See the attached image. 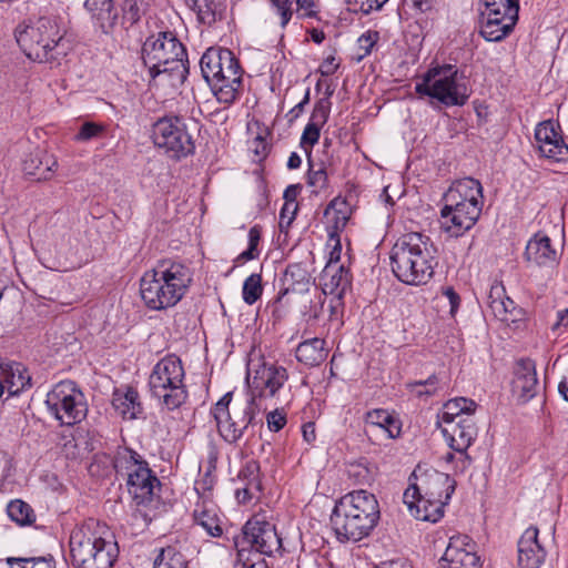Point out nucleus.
I'll return each instance as SVG.
<instances>
[{"label": "nucleus", "instance_id": "obj_1", "mask_svg": "<svg viewBox=\"0 0 568 568\" xmlns=\"http://www.w3.org/2000/svg\"><path fill=\"white\" fill-rule=\"evenodd\" d=\"M192 280L193 273L183 262L160 260L140 280L141 298L149 310L171 308L184 297Z\"/></svg>", "mask_w": 568, "mask_h": 568}, {"label": "nucleus", "instance_id": "obj_2", "mask_svg": "<svg viewBox=\"0 0 568 568\" xmlns=\"http://www.w3.org/2000/svg\"><path fill=\"white\" fill-rule=\"evenodd\" d=\"M390 264L394 275L407 285H424L437 265L436 247L429 236L418 232L403 234L393 245Z\"/></svg>", "mask_w": 568, "mask_h": 568}, {"label": "nucleus", "instance_id": "obj_3", "mask_svg": "<svg viewBox=\"0 0 568 568\" xmlns=\"http://www.w3.org/2000/svg\"><path fill=\"white\" fill-rule=\"evenodd\" d=\"M379 517L375 495L359 489L346 494L335 504L331 525L339 541H359L372 532Z\"/></svg>", "mask_w": 568, "mask_h": 568}, {"label": "nucleus", "instance_id": "obj_4", "mask_svg": "<svg viewBox=\"0 0 568 568\" xmlns=\"http://www.w3.org/2000/svg\"><path fill=\"white\" fill-rule=\"evenodd\" d=\"M69 547L73 568H113L120 552L113 532L94 519L71 531Z\"/></svg>", "mask_w": 568, "mask_h": 568}, {"label": "nucleus", "instance_id": "obj_5", "mask_svg": "<svg viewBox=\"0 0 568 568\" xmlns=\"http://www.w3.org/2000/svg\"><path fill=\"white\" fill-rule=\"evenodd\" d=\"M184 379L185 372L180 357L174 354L164 356L153 366L149 376L152 397L168 410L182 407L189 397Z\"/></svg>", "mask_w": 568, "mask_h": 568}, {"label": "nucleus", "instance_id": "obj_6", "mask_svg": "<svg viewBox=\"0 0 568 568\" xmlns=\"http://www.w3.org/2000/svg\"><path fill=\"white\" fill-rule=\"evenodd\" d=\"M14 38L23 53L32 61L47 62L62 39L53 18L39 17L21 21L14 29Z\"/></svg>", "mask_w": 568, "mask_h": 568}, {"label": "nucleus", "instance_id": "obj_7", "mask_svg": "<svg viewBox=\"0 0 568 568\" xmlns=\"http://www.w3.org/2000/svg\"><path fill=\"white\" fill-rule=\"evenodd\" d=\"M231 402L232 395L225 394L211 408V415L215 420L220 437L225 443L236 446L253 427L260 408L254 400H245L230 408Z\"/></svg>", "mask_w": 568, "mask_h": 568}, {"label": "nucleus", "instance_id": "obj_8", "mask_svg": "<svg viewBox=\"0 0 568 568\" xmlns=\"http://www.w3.org/2000/svg\"><path fill=\"white\" fill-rule=\"evenodd\" d=\"M142 60L149 71H190L186 49L171 32L146 38Z\"/></svg>", "mask_w": 568, "mask_h": 568}, {"label": "nucleus", "instance_id": "obj_9", "mask_svg": "<svg viewBox=\"0 0 568 568\" xmlns=\"http://www.w3.org/2000/svg\"><path fill=\"white\" fill-rule=\"evenodd\" d=\"M153 144L174 160H181L194 153L195 144L182 116L173 113L158 118L151 125Z\"/></svg>", "mask_w": 568, "mask_h": 568}, {"label": "nucleus", "instance_id": "obj_10", "mask_svg": "<svg viewBox=\"0 0 568 568\" xmlns=\"http://www.w3.org/2000/svg\"><path fill=\"white\" fill-rule=\"evenodd\" d=\"M45 405L49 413L65 426L81 423L88 413L85 396L72 381L55 384L47 394Z\"/></svg>", "mask_w": 568, "mask_h": 568}, {"label": "nucleus", "instance_id": "obj_11", "mask_svg": "<svg viewBox=\"0 0 568 568\" xmlns=\"http://www.w3.org/2000/svg\"><path fill=\"white\" fill-rule=\"evenodd\" d=\"M420 97L427 95L445 106H463L471 94V89L458 73H424L415 85Z\"/></svg>", "mask_w": 568, "mask_h": 568}, {"label": "nucleus", "instance_id": "obj_12", "mask_svg": "<svg viewBox=\"0 0 568 568\" xmlns=\"http://www.w3.org/2000/svg\"><path fill=\"white\" fill-rule=\"evenodd\" d=\"M456 481L448 474L417 466L409 476V485L403 494V501L410 506L417 497L448 503L455 491Z\"/></svg>", "mask_w": 568, "mask_h": 568}, {"label": "nucleus", "instance_id": "obj_13", "mask_svg": "<svg viewBox=\"0 0 568 568\" xmlns=\"http://www.w3.org/2000/svg\"><path fill=\"white\" fill-rule=\"evenodd\" d=\"M288 379L285 367L274 363L262 362L248 367V385L251 397L258 404L262 399L274 398Z\"/></svg>", "mask_w": 568, "mask_h": 568}, {"label": "nucleus", "instance_id": "obj_14", "mask_svg": "<svg viewBox=\"0 0 568 568\" xmlns=\"http://www.w3.org/2000/svg\"><path fill=\"white\" fill-rule=\"evenodd\" d=\"M483 206L476 204L445 203L440 210L442 229L449 236L459 237L474 227L481 214Z\"/></svg>", "mask_w": 568, "mask_h": 568}, {"label": "nucleus", "instance_id": "obj_15", "mask_svg": "<svg viewBox=\"0 0 568 568\" xmlns=\"http://www.w3.org/2000/svg\"><path fill=\"white\" fill-rule=\"evenodd\" d=\"M244 539L260 554L272 556L282 548V539L273 524L260 517L251 518L243 527Z\"/></svg>", "mask_w": 568, "mask_h": 568}, {"label": "nucleus", "instance_id": "obj_16", "mask_svg": "<svg viewBox=\"0 0 568 568\" xmlns=\"http://www.w3.org/2000/svg\"><path fill=\"white\" fill-rule=\"evenodd\" d=\"M559 130V125L550 120L539 123L535 130L536 146L540 155L552 162L568 160V145Z\"/></svg>", "mask_w": 568, "mask_h": 568}, {"label": "nucleus", "instance_id": "obj_17", "mask_svg": "<svg viewBox=\"0 0 568 568\" xmlns=\"http://www.w3.org/2000/svg\"><path fill=\"white\" fill-rule=\"evenodd\" d=\"M439 566L440 568H479V557L470 537L452 536L439 560Z\"/></svg>", "mask_w": 568, "mask_h": 568}, {"label": "nucleus", "instance_id": "obj_18", "mask_svg": "<svg viewBox=\"0 0 568 568\" xmlns=\"http://www.w3.org/2000/svg\"><path fill=\"white\" fill-rule=\"evenodd\" d=\"M514 375L513 393L518 400L527 403L537 395L539 388L535 363L531 359H520Z\"/></svg>", "mask_w": 568, "mask_h": 568}, {"label": "nucleus", "instance_id": "obj_19", "mask_svg": "<svg viewBox=\"0 0 568 568\" xmlns=\"http://www.w3.org/2000/svg\"><path fill=\"white\" fill-rule=\"evenodd\" d=\"M442 433L453 450L467 452L477 436V427L471 416H465L455 423L443 424Z\"/></svg>", "mask_w": 568, "mask_h": 568}, {"label": "nucleus", "instance_id": "obj_20", "mask_svg": "<svg viewBox=\"0 0 568 568\" xmlns=\"http://www.w3.org/2000/svg\"><path fill=\"white\" fill-rule=\"evenodd\" d=\"M445 203L484 205L481 183L474 178H463L452 183L443 196Z\"/></svg>", "mask_w": 568, "mask_h": 568}, {"label": "nucleus", "instance_id": "obj_21", "mask_svg": "<svg viewBox=\"0 0 568 568\" xmlns=\"http://www.w3.org/2000/svg\"><path fill=\"white\" fill-rule=\"evenodd\" d=\"M57 168V158L39 146L28 153L22 161L23 172L36 181L51 180Z\"/></svg>", "mask_w": 568, "mask_h": 568}, {"label": "nucleus", "instance_id": "obj_22", "mask_svg": "<svg viewBox=\"0 0 568 568\" xmlns=\"http://www.w3.org/2000/svg\"><path fill=\"white\" fill-rule=\"evenodd\" d=\"M539 530L528 527L518 540V565L521 568H539L545 560L546 551L538 540Z\"/></svg>", "mask_w": 568, "mask_h": 568}, {"label": "nucleus", "instance_id": "obj_23", "mask_svg": "<svg viewBox=\"0 0 568 568\" xmlns=\"http://www.w3.org/2000/svg\"><path fill=\"white\" fill-rule=\"evenodd\" d=\"M517 21L518 14L495 12L494 16L493 12L484 10L479 32L487 41L497 42L505 39L514 30Z\"/></svg>", "mask_w": 568, "mask_h": 568}, {"label": "nucleus", "instance_id": "obj_24", "mask_svg": "<svg viewBox=\"0 0 568 568\" xmlns=\"http://www.w3.org/2000/svg\"><path fill=\"white\" fill-rule=\"evenodd\" d=\"M204 80L210 85L212 93L219 102L233 103L242 87V78L240 73H202Z\"/></svg>", "mask_w": 568, "mask_h": 568}, {"label": "nucleus", "instance_id": "obj_25", "mask_svg": "<svg viewBox=\"0 0 568 568\" xmlns=\"http://www.w3.org/2000/svg\"><path fill=\"white\" fill-rule=\"evenodd\" d=\"M160 486V480L153 474L149 464L140 473L130 475L126 487L136 505H146L152 501L154 489Z\"/></svg>", "mask_w": 568, "mask_h": 568}, {"label": "nucleus", "instance_id": "obj_26", "mask_svg": "<svg viewBox=\"0 0 568 568\" xmlns=\"http://www.w3.org/2000/svg\"><path fill=\"white\" fill-rule=\"evenodd\" d=\"M525 257L528 262L544 267H554L559 258L557 251L551 245V240L542 233L535 234L528 241Z\"/></svg>", "mask_w": 568, "mask_h": 568}, {"label": "nucleus", "instance_id": "obj_27", "mask_svg": "<svg viewBox=\"0 0 568 568\" xmlns=\"http://www.w3.org/2000/svg\"><path fill=\"white\" fill-rule=\"evenodd\" d=\"M0 377L9 395L16 396L31 387V376L26 366L18 362H3L0 359Z\"/></svg>", "mask_w": 568, "mask_h": 568}, {"label": "nucleus", "instance_id": "obj_28", "mask_svg": "<svg viewBox=\"0 0 568 568\" xmlns=\"http://www.w3.org/2000/svg\"><path fill=\"white\" fill-rule=\"evenodd\" d=\"M112 406L124 419H136L143 414L139 392L130 386L116 388L113 392Z\"/></svg>", "mask_w": 568, "mask_h": 568}, {"label": "nucleus", "instance_id": "obj_29", "mask_svg": "<svg viewBox=\"0 0 568 568\" xmlns=\"http://www.w3.org/2000/svg\"><path fill=\"white\" fill-rule=\"evenodd\" d=\"M200 67L201 71H205V69L215 71H243L235 54L230 49L222 47L209 48L200 60Z\"/></svg>", "mask_w": 568, "mask_h": 568}, {"label": "nucleus", "instance_id": "obj_30", "mask_svg": "<svg viewBox=\"0 0 568 568\" xmlns=\"http://www.w3.org/2000/svg\"><path fill=\"white\" fill-rule=\"evenodd\" d=\"M320 280L325 294H336L338 297L351 285L349 271L344 265L336 263H327Z\"/></svg>", "mask_w": 568, "mask_h": 568}, {"label": "nucleus", "instance_id": "obj_31", "mask_svg": "<svg viewBox=\"0 0 568 568\" xmlns=\"http://www.w3.org/2000/svg\"><path fill=\"white\" fill-rule=\"evenodd\" d=\"M194 521L212 537H220L223 534L221 518L217 507L212 499L197 501L193 511Z\"/></svg>", "mask_w": 568, "mask_h": 568}, {"label": "nucleus", "instance_id": "obj_32", "mask_svg": "<svg viewBox=\"0 0 568 568\" xmlns=\"http://www.w3.org/2000/svg\"><path fill=\"white\" fill-rule=\"evenodd\" d=\"M84 8L103 33H109L118 20V11L112 0H85Z\"/></svg>", "mask_w": 568, "mask_h": 568}, {"label": "nucleus", "instance_id": "obj_33", "mask_svg": "<svg viewBox=\"0 0 568 568\" xmlns=\"http://www.w3.org/2000/svg\"><path fill=\"white\" fill-rule=\"evenodd\" d=\"M296 359L307 366H317L327 357L325 341L313 337L298 344L295 351Z\"/></svg>", "mask_w": 568, "mask_h": 568}, {"label": "nucleus", "instance_id": "obj_34", "mask_svg": "<svg viewBox=\"0 0 568 568\" xmlns=\"http://www.w3.org/2000/svg\"><path fill=\"white\" fill-rule=\"evenodd\" d=\"M447 503L432 500L426 496L417 497L416 501L407 506L412 516L418 520L437 523L444 516V507Z\"/></svg>", "mask_w": 568, "mask_h": 568}, {"label": "nucleus", "instance_id": "obj_35", "mask_svg": "<svg viewBox=\"0 0 568 568\" xmlns=\"http://www.w3.org/2000/svg\"><path fill=\"white\" fill-rule=\"evenodd\" d=\"M282 282L284 287L278 292L277 301H280L288 292L307 291L310 284V274L302 264H290L284 272Z\"/></svg>", "mask_w": 568, "mask_h": 568}, {"label": "nucleus", "instance_id": "obj_36", "mask_svg": "<svg viewBox=\"0 0 568 568\" xmlns=\"http://www.w3.org/2000/svg\"><path fill=\"white\" fill-rule=\"evenodd\" d=\"M146 462L136 452L130 448H120L113 459V466L118 476L128 480L130 475L140 473L146 466Z\"/></svg>", "mask_w": 568, "mask_h": 568}, {"label": "nucleus", "instance_id": "obj_37", "mask_svg": "<svg viewBox=\"0 0 568 568\" xmlns=\"http://www.w3.org/2000/svg\"><path fill=\"white\" fill-rule=\"evenodd\" d=\"M365 424L383 429L388 438H397L400 435V422L385 409H373L366 413Z\"/></svg>", "mask_w": 568, "mask_h": 568}, {"label": "nucleus", "instance_id": "obj_38", "mask_svg": "<svg viewBox=\"0 0 568 568\" xmlns=\"http://www.w3.org/2000/svg\"><path fill=\"white\" fill-rule=\"evenodd\" d=\"M477 408V404L466 397H456L445 403L440 415L443 424L455 423L465 416H471Z\"/></svg>", "mask_w": 568, "mask_h": 568}, {"label": "nucleus", "instance_id": "obj_39", "mask_svg": "<svg viewBox=\"0 0 568 568\" xmlns=\"http://www.w3.org/2000/svg\"><path fill=\"white\" fill-rule=\"evenodd\" d=\"M477 408V404L466 397H456L445 403L440 415L443 424L455 423L465 416H471Z\"/></svg>", "mask_w": 568, "mask_h": 568}, {"label": "nucleus", "instance_id": "obj_40", "mask_svg": "<svg viewBox=\"0 0 568 568\" xmlns=\"http://www.w3.org/2000/svg\"><path fill=\"white\" fill-rule=\"evenodd\" d=\"M191 9L196 13L199 22L211 27L223 17L224 9L215 0H191Z\"/></svg>", "mask_w": 568, "mask_h": 568}, {"label": "nucleus", "instance_id": "obj_41", "mask_svg": "<svg viewBox=\"0 0 568 568\" xmlns=\"http://www.w3.org/2000/svg\"><path fill=\"white\" fill-rule=\"evenodd\" d=\"M153 568H189L186 556L174 546L162 548Z\"/></svg>", "mask_w": 568, "mask_h": 568}, {"label": "nucleus", "instance_id": "obj_42", "mask_svg": "<svg viewBox=\"0 0 568 568\" xmlns=\"http://www.w3.org/2000/svg\"><path fill=\"white\" fill-rule=\"evenodd\" d=\"M7 514L19 526H30L37 518L32 507L21 499L11 500L7 506Z\"/></svg>", "mask_w": 568, "mask_h": 568}, {"label": "nucleus", "instance_id": "obj_43", "mask_svg": "<svg viewBox=\"0 0 568 568\" xmlns=\"http://www.w3.org/2000/svg\"><path fill=\"white\" fill-rule=\"evenodd\" d=\"M442 377L438 374H433L424 381H415L406 384V388L416 397H432L443 389Z\"/></svg>", "mask_w": 568, "mask_h": 568}, {"label": "nucleus", "instance_id": "obj_44", "mask_svg": "<svg viewBox=\"0 0 568 568\" xmlns=\"http://www.w3.org/2000/svg\"><path fill=\"white\" fill-rule=\"evenodd\" d=\"M10 568H55V560L52 555L7 559Z\"/></svg>", "mask_w": 568, "mask_h": 568}, {"label": "nucleus", "instance_id": "obj_45", "mask_svg": "<svg viewBox=\"0 0 568 568\" xmlns=\"http://www.w3.org/2000/svg\"><path fill=\"white\" fill-rule=\"evenodd\" d=\"M262 275L258 273L251 274L243 283V301L248 305H253L262 296Z\"/></svg>", "mask_w": 568, "mask_h": 568}, {"label": "nucleus", "instance_id": "obj_46", "mask_svg": "<svg viewBox=\"0 0 568 568\" xmlns=\"http://www.w3.org/2000/svg\"><path fill=\"white\" fill-rule=\"evenodd\" d=\"M506 297V290L501 283H494L490 286L487 305L495 318L505 315L504 304Z\"/></svg>", "mask_w": 568, "mask_h": 568}, {"label": "nucleus", "instance_id": "obj_47", "mask_svg": "<svg viewBox=\"0 0 568 568\" xmlns=\"http://www.w3.org/2000/svg\"><path fill=\"white\" fill-rule=\"evenodd\" d=\"M307 185L313 189V193L318 194L328 189V172L327 169L321 164L317 169L314 165L310 166L307 172Z\"/></svg>", "mask_w": 568, "mask_h": 568}, {"label": "nucleus", "instance_id": "obj_48", "mask_svg": "<svg viewBox=\"0 0 568 568\" xmlns=\"http://www.w3.org/2000/svg\"><path fill=\"white\" fill-rule=\"evenodd\" d=\"M347 475L356 485H366L374 480L373 470L362 462L349 464Z\"/></svg>", "mask_w": 568, "mask_h": 568}, {"label": "nucleus", "instance_id": "obj_49", "mask_svg": "<svg viewBox=\"0 0 568 568\" xmlns=\"http://www.w3.org/2000/svg\"><path fill=\"white\" fill-rule=\"evenodd\" d=\"M485 6V11H490L495 16L497 13L518 14L519 0H480Z\"/></svg>", "mask_w": 568, "mask_h": 568}, {"label": "nucleus", "instance_id": "obj_50", "mask_svg": "<svg viewBox=\"0 0 568 568\" xmlns=\"http://www.w3.org/2000/svg\"><path fill=\"white\" fill-rule=\"evenodd\" d=\"M213 473L214 471L205 470L203 476L200 479L195 480L194 490L199 496L197 501H203V499H211L212 489L216 481Z\"/></svg>", "mask_w": 568, "mask_h": 568}, {"label": "nucleus", "instance_id": "obj_51", "mask_svg": "<svg viewBox=\"0 0 568 568\" xmlns=\"http://www.w3.org/2000/svg\"><path fill=\"white\" fill-rule=\"evenodd\" d=\"M349 10L356 13L369 14L381 10L388 0H345Z\"/></svg>", "mask_w": 568, "mask_h": 568}, {"label": "nucleus", "instance_id": "obj_52", "mask_svg": "<svg viewBox=\"0 0 568 568\" xmlns=\"http://www.w3.org/2000/svg\"><path fill=\"white\" fill-rule=\"evenodd\" d=\"M237 479L242 483L261 484L260 481V464L254 459L246 460L239 474Z\"/></svg>", "mask_w": 568, "mask_h": 568}, {"label": "nucleus", "instance_id": "obj_53", "mask_svg": "<svg viewBox=\"0 0 568 568\" xmlns=\"http://www.w3.org/2000/svg\"><path fill=\"white\" fill-rule=\"evenodd\" d=\"M123 19L130 24L140 21L143 14V3L141 0H123Z\"/></svg>", "mask_w": 568, "mask_h": 568}, {"label": "nucleus", "instance_id": "obj_54", "mask_svg": "<svg viewBox=\"0 0 568 568\" xmlns=\"http://www.w3.org/2000/svg\"><path fill=\"white\" fill-rule=\"evenodd\" d=\"M321 125L318 123L308 122L304 128L301 136V146L306 151H311L312 148L318 142L321 135Z\"/></svg>", "mask_w": 568, "mask_h": 568}, {"label": "nucleus", "instance_id": "obj_55", "mask_svg": "<svg viewBox=\"0 0 568 568\" xmlns=\"http://www.w3.org/2000/svg\"><path fill=\"white\" fill-rule=\"evenodd\" d=\"M504 304L505 315L498 316L497 320L504 323H516L520 321L525 312L521 307H518L515 302L506 295Z\"/></svg>", "mask_w": 568, "mask_h": 568}, {"label": "nucleus", "instance_id": "obj_56", "mask_svg": "<svg viewBox=\"0 0 568 568\" xmlns=\"http://www.w3.org/2000/svg\"><path fill=\"white\" fill-rule=\"evenodd\" d=\"M296 212H297V203L296 202L291 201L288 203H284V205L280 212L278 226H280L281 232H287L288 227L295 220Z\"/></svg>", "mask_w": 568, "mask_h": 568}, {"label": "nucleus", "instance_id": "obj_57", "mask_svg": "<svg viewBox=\"0 0 568 568\" xmlns=\"http://www.w3.org/2000/svg\"><path fill=\"white\" fill-rule=\"evenodd\" d=\"M104 131V126L95 122H85L81 125L79 132L75 135V140L80 142H87L94 138H98Z\"/></svg>", "mask_w": 568, "mask_h": 568}, {"label": "nucleus", "instance_id": "obj_58", "mask_svg": "<svg viewBox=\"0 0 568 568\" xmlns=\"http://www.w3.org/2000/svg\"><path fill=\"white\" fill-rule=\"evenodd\" d=\"M261 489V484L243 483V487L235 489V497L240 504L251 501Z\"/></svg>", "mask_w": 568, "mask_h": 568}, {"label": "nucleus", "instance_id": "obj_59", "mask_svg": "<svg viewBox=\"0 0 568 568\" xmlns=\"http://www.w3.org/2000/svg\"><path fill=\"white\" fill-rule=\"evenodd\" d=\"M272 6L276 9L281 17V26L284 28L290 22L293 16V1L292 0H270Z\"/></svg>", "mask_w": 568, "mask_h": 568}, {"label": "nucleus", "instance_id": "obj_60", "mask_svg": "<svg viewBox=\"0 0 568 568\" xmlns=\"http://www.w3.org/2000/svg\"><path fill=\"white\" fill-rule=\"evenodd\" d=\"M329 116V102L328 101H320L315 104L314 110L311 115V123H318V125H323L326 123Z\"/></svg>", "mask_w": 568, "mask_h": 568}, {"label": "nucleus", "instance_id": "obj_61", "mask_svg": "<svg viewBox=\"0 0 568 568\" xmlns=\"http://www.w3.org/2000/svg\"><path fill=\"white\" fill-rule=\"evenodd\" d=\"M317 0H295L296 13L300 18H315L317 16Z\"/></svg>", "mask_w": 568, "mask_h": 568}, {"label": "nucleus", "instance_id": "obj_62", "mask_svg": "<svg viewBox=\"0 0 568 568\" xmlns=\"http://www.w3.org/2000/svg\"><path fill=\"white\" fill-rule=\"evenodd\" d=\"M266 422L270 430L278 432L286 425V415L283 412L275 409L267 414Z\"/></svg>", "mask_w": 568, "mask_h": 568}, {"label": "nucleus", "instance_id": "obj_63", "mask_svg": "<svg viewBox=\"0 0 568 568\" xmlns=\"http://www.w3.org/2000/svg\"><path fill=\"white\" fill-rule=\"evenodd\" d=\"M434 0H404V4L418 12H427L433 8Z\"/></svg>", "mask_w": 568, "mask_h": 568}, {"label": "nucleus", "instance_id": "obj_64", "mask_svg": "<svg viewBox=\"0 0 568 568\" xmlns=\"http://www.w3.org/2000/svg\"><path fill=\"white\" fill-rule=\"evenodd\" d=\"M458 454V456H456L455 458V462H454V469L456 471H465L470 463H471V458L469 457V455L467 454V452H456Z\"/></svg>", "mask_w": 568, "mask_h": 568}]
</instances>
